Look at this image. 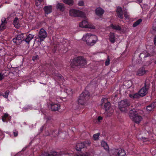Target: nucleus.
<instances>
[{"instance_id":"nucleus-34","label":"nucleus","mask_w":156,"mask_h":156,"mask_svg":"<svg viewBox=\"0 0 156 156\" xmlns=\"http://www.w3.org/2000/svg\"><path fill=\"white\" fill-rule=\"evenodd\" d=\"M9 90H6L4 93L0 94V96H3L4 98H8L9 94Z\"/></svg>"},{"instance_id":"nucleus-37","label":"nucleus","mask_w":156,"mask_h":156,"mask_svg":"<svg viewBox=\"0 0 156 156\" xmlns=\"http://www.w3.org/2000/svg\"><path fill=\"white\" fill-rule=\"evenodd\" d=\"M39 56L38 55H36L35 56H33L32 57V60L34 61H37L39 59Z\"/></svg>"},{"instance_id":"nucleus-49","label":"nucleus","mask_w":156,"mask_h":156,"mask_svg":"<svg viewBox=\"0 0 156 156\" xmlns=\"http://www.w3.org/2000/svg\"><path fill=\"white\" fill-rule=\"evenodd\" d=\"M124 16H125V17L126 18H128V16L127 15V13L126 12H125L124 13Z\"/></svg>"},{"instance_id":"nucleus-43","label":"nucleus","mask_w":156,"mask_h":156,"mask_svg":"<svg viewBox=\"0 0 156 156\" xmlns=\"http://www.w3.org/2000/svg\"><path fill=\"white\" fill-rule=\"evenodd\" d=\"M153 29L155 31H156V21L154 22L153 24Z\"/></svg>"},{"instance_id":"nucleus-36","label":"nucleus","mask_w":156,"mask_h":156,"mask_svg":"<svg viewBox=\"0 0 156 156\" xmlns=\"http://www.w3.org/2000/svg\"><path fill=\"white\" fill-rule=\"evenodd\" d=\"M44 0H35V5L38 7L41 4V2Z\"/></svg>"},{"instance_id":"nucleus-12","label":"nucleus","mask_w":156,"mask_h":156,"mask_svg":"<svg viewBox=\"0 0 156 156\" xmlns=\"http://www.w3.org/2000/svg\"><path fill=\"white\" fill-rule=\"evenodd\" d=\"M101 101L103 102L101 105L102 106L104 105L105 110H107L109 108H111L110 106V103L107 101V99L106 98L102 99H101Z\"/></svg>"},{"instance_id":"nucleus-15","label":"nucleus","mask_w":156,"mask_h":156,"mask_svg":"<svg viewBox=\"0 0 156 156\" xmlns=\"http://www.w3.org/2000/svg\"><path fill=\"white\" fill-rule=\"evenodd\" d=\"M2 23L0 25L1 30L3 31L6 28V25L7 23L6 19L5 18H2L1 20Z\"/></svg>"},{"instance_id":"nucleus-2","label":"nucleus","mask_w":156,"mask_h":156,"mask_svg":"<svg viewBox=\"0 0 156 156\" xmlns=\"http://www.w3.org/2000/svg\"><path fill=\"white\" fill-rule=\"evenodd\" d=\"M97 39L96 36L88 33L84 35L82 38L83 40L86 41L87 45L90 46L93 45L96 43Z\"/></svg>"},{"instance_id":"nucleus-29","label":"nucleus","mask_w":156,"mask_h":156,"mask_svg":"<svg viewBox=\"0 0 156 156\" xmlns=\"http://www.w3.org/2000/svg\"><path fill=\"white\" fill-rule=\"evenodd\" d=\"M57 8L59 10L63 11L64 10V6L63 4L58 3L56 5Z\"/></svg>"},{"instance_id":"nucleus-31","label":"nucleus","mask_w":156,"mask_h":156,"mask_svg":"<svg viewBox=\"0 0 156 156\" xmlns=\"http://www.w3.org/2000/svg\"><path fill=\"white\" fill-rule=\"evenodd\" d=\"M142 20L141 19H140L137 21L134 22L133 27H136L137 26L139 25L142 22Z\"/></svg>"},{"instance_id":"nucleus-25","label":"nucleus","mask_w":156,"mask_h":156,"mask_svg":"<svg viewBox=\"0 0 156 156\" xmlns=\"http://www.w3.org/2000/svg\"><path fill=\"white\" fill-rule=\"evenodd\" d=\"M109 37L110 41L112 43H114L115 41V34L112 32L110 33L109 34Z\"/></svg>"},{"instance_id":"nucleus-5","label":"nucleus","mask_w":156,"mask_h":156,"mask_svg":"<svg viewBox=\"0 0 156 156\" xmlns=\"http://www.w3.org/2000/svg\"><path fill=\"white\" fill-rule=\"evenodd\" d=\"M129 116L130 118L136 123H139L142 119L141 116L138 114L134 108L129 111Z\"/></svg>"},{"instance_id":"nucleus-18","label":"nucleus","mask_w":156,"mask_h":156,"mask_svg":"<svg viewBox=\"0 0 156 156\" xmlns=\"http://www.w3.org/2000/svg\"><path fill=\"white\" fill-rule=\"evenodd\" d=\"M43 156H59V154L55 151H52L50 152H44Z\"/></svg>"},{"instance_id":"nucleus-19","label":"nucleus","mask_w":156,"mask_h":156,"mask_svg":"<svg viewBox=\"0 0 156 156\" xmlns=\"http://www.w3.org/2000/svg\"><path fill=\"white\" fill-rule=\"evenodd\" d=\"M85 146V144L84 142H80L76 144V149L77 151H80L82 148L84 147Z\"/></svg>"},{"instance_id":"nucleus-50","label":"nucleus","mask_w":156,"mask_h":156,"mask_svg":"<svg viewBox=\"0 0 156 156\" xmlns=\"http://www.w3.org/2000/svg\"><path fill=\"white\" fill-rule=\"evenodd\" d=\"M150 55V54H148L147 55H145L144 56V58H146L147 57L149 56Z\"/></svg>"},{"instance_id":"nucleus-35","label":"nucleus","mask_w":156,"mask_h":156,"mask_svg":"<svg viewBox=\"0 0 156 156\" xmlns=\"http://www.w3.org/2000/svg\"><path fill=\"white\" fill-rule=\"evenodd\" d=\"M63 2L69 5H72L73 3V0H63Z\"/></svg>"},{"instance_id":"nucleus-24","label":"nucleus","mask_w":156,"mask_h":156,"mask_svg":"<svg viewBox=\"0 0 156 156\" xmlns=\"http://www.w3.org/2000/svg\"><path fill=\"white\" fill-rule=\"evenodd\" d=\"M11 119L10 116L7 113H5L2 116V120L3 122H6L9 121Z\"/></svg>"},{"instance_id":"nucleus-1","label":"nucleus","mask_w":156,"mask_h":156,"mask_svg":"<svg viewBox=\"0 0 156 156\" xmlns=\"http://www.w3.org/2000/svg\"><path fill=\"white\" fill-rule=\"evenodd\" d=\"M87 64V62L84 57L81 56L74 58L71 62V67L74 68L76 66L83 67Z\"/></svg>"},{"instance_id":"nucleus-28","label":"nucleus","mask_w":156,"mask_h":156,"mask_svg":"<svg viewBox=\"0 0 156 156\" xmlns=\"http://www.w3.org/2000/svg\"><path fill=\"white\" fill-rule=\"evenodd\" d=\"M112 29L116 30H120L121 29V27L119 25H114L112 24H111L109 26Z\"/></svg>"},{"instance_id":"nucleus-3","label":"nucleus","mask_w":156,"mask_h":156,"mask_svg":"<svg viewBox=\"0 0 156 156\" xmlns=\"http://www.w3.org/2000/svg\"><path fill=\"white\" fill-rule=\"evenodd\" d=\"M131 102L128 99L121 100L119 103V108L121 111L126 112L129 110Z\"/></svg>"},{"instance_id":"nucleus-8","label":"nucleus","mask_w":156,"mask_h":156,"mask_svg":"<svg viewBox=\"0 0 156 156\" xmlns=\"http://www.w3.org/2000/svg\"><path fill=\"white\" fill-rule=\"evenodd\" d=\"M47 36L46 31L43 28L40 29L38 37L40 41H42Z\"/></svg>"},{"instance_id":"nucleus-7","label":"nucleus","mask_w":156,"mask_h":156,"mask_svg":"<svg viewBox=\"0 0 156 156\" xmlns=\"http://www.w3.org/2000/svg\"><path fill=\"white\" fill-rule=\"evenodd\" d=\"M69 14L70 16L75 17H84L85 15L84 13L82 12L75 9L70 10Z\"/></svg>"},{"instance_id":"nucleus-26","label":"nucleus","mask_w":156,"mask_h":156,"mask_svg":"<svg viewBox=\"0 0 156 156\" xmlns=\"http://www.w3.org/2000/svg\"><path fill=\"white\" fill-rule=\"evenodd\" d=\"M12 41L16 45H20L22 42V40H20L17 36L12 39Z\"/></svg>"},{"instance_id":"nucleus-23","label":"nucleus","mask_w":156,"mask_h":156,"mask_svg":"<svg viewBox=\"0 0 156 156\" xmlns=\"http://www.w3.org/2000/svg\"><path fill=\"white\" fill-rule=\"evenodd\" d=\"M96 14L98 16H101L104 12V10L101 8H97L95 11Z\"/></svg>"},{"instance_id":"nucleus-46","label":"nucleus","mask_w":156,"mask_h":156,"mask_svg":"<svg viewBox=\"0 0 156 156\" xmlns=\"http://www.w3.org/2000/svg\"><path fill=\"white\" fill-rule=\"evenodd\" d=\"M13 134L14 136L16 137L18 135V132L16 130H15L13 131Z\"/></svg>"},{"instance_id":"nucleus-42","label":"nucleus","mask_w":156,"mask_h":156,"mask_svg":"<svg viewBox=\"0 0 156 156\" xmlns=\"http://www.w3.org/2000/svg\"><path fill=\"white\" fill-rule=\"evenodd\" d=\"M102 119H103V117L101 116H98V118L97 121L98 122H101L102 121Z\"/></svg>"},{"instance_id":"nucleus-45","label":"nucleus","mask_w":156,"mask_h":156,"mask_svg":"<svg viewBox=\"0 0 156 156\" xmlns=\"http://www.w3.org/2000/svg\"><path fill=\"white\" fill-rule=\"evenodd\" d=\"M142 138L143 139L144 142H147L149 141V139L148 138H145L143 137H142Z\"/></svg>"},{"instance_id":"nucleus-30","label":"nucleus","mask_w":156,"mask_h":156,"mask_svg":"<svg viewBox=\"0 0 156 156\" xmlns=\"http://www.w3.org/2000/svg\"><path fill=\"white\" fill-rule=\"evenodd\" d=\"M101 146L103 147L104 149L107 151H108L109 150V148L107 143L104 141H102L101 143Z\"/></svg>"},{"instance_id":"nucleus-53","label":"nucleus","mask_w":156,"mask_h":156,"mask_svg":"<svg viewBox=\"0 0 156 156\" xmlns=\"http://www.w3.org/2000/svg\"><path fill=\"white\" fill-rule=\"evenodd\" d=\"M88 144H89V145L90 144V143L88 142Z\"/></svg>"},{"instance_id":"nucleus-4","label":"nucleus","mask_w":156,"mask_h":156,"mask_svg":"<svg viewBox=\"0 0 156 156\" xmlns=\"http://www.w3.org/2000/svg\"><path fill=\"white\" fill-rule=\"evenodd\" d=\"M90 96L89 92L87 90H85L80 95L77 101L79 105H84L86 101L89 99Z\"/></svg>"},{"instance_id":"nucleus-44","label":"nucleus","mask_w":156,"mask_h":156,"mask_svg":"<svg viewBox=\"0 0 156 156\" xmlns=\"http://www.w3.org/2000/svg\"><path fill=\"white\" fill-rule=\"evenodd\" d=\"M78 4L79 5L82 6L84 5V2L83 1H81L79 2Z\"/></svg>"},{"instance_id":"nucleus-48","label":"nucleus","mask_w":156,"mask_h":156,"mask_svg":"<svg viewBox=\"0 0 156 156\" xmlns=\"http://www.w3.org/2000/svg\"><path fill=\"white\" fill-rule=\"evenodd\" d=\"M129 97L131 98H133V99H134V94H129Z\"/></svg>"},{"instance_id":"nucleus-9","label":"nucleus","mask_w":156,"mask_h":156,"mask_svg":"<svg viewBox=\"0 0 156 156\" xmlns=\"http://www.w3.org/2000/svg\"><path fill=\"white\" fill-rule=\"evenodd\" d=\"M112 151L113 154L117 156H125L126 153L125 151L122 149H114Z\"/></svg>"},{"instance_id":"nucleus-51","label":"nucleus","mask_w":156,"mask_h":156,"mask_svg":"<svg viewBox=\"0 0 156 156\" xmlns=\"http://www.w3.org/2000/svg\"><path fill=\"white\" fill-rule=\"evenodd\" d=\"M137 2L139 3H141L142 2V0H136Z\"/></svg>"},{"instance_id":"nucleus-32","label":"nucleus","mask_w":156,"mask_h":156,"mask_svg":"<svg viewBox=\"0 0 156 156\" xmlns=\"http://www.w3.org/2000/svg\"><path fill=\"white\" fill-rule=\"evenodd\" d=\"M25 34V33H21L18 34L17 35L20 39L22 40V42L24 41V40L25 39V38L24 35Z\"/></svg>"},{"instance_id":"nucleus-38","label":"nucleus","mask_w":156,"mask_h":156,"mask_svg":"<svg viewBox=\"0 0 156 156\" xmlns=\"http://www.w3.org/2000/svg\"><path fill=\"white\" fill-rule=\"evenodd\" d=\"M110 63V58L109 56H108L105 62V66H108Z\"/></svg>"},{"instance_id":"nucleus-20","label":"nucleus","mask_w":156,"mask_h":156,"mask_svg":"<svg viewBox=\"0 0 156 156\" xmlns=\"http://www.w3.org/2000/svg\"><path fill=\"white\" fill-rule=\"evenodd\" d=\"M55 79L57 80L60 81L61 82H62L64 80L63 76L60 74H58V72L55 73Z\"/></svg>"},{"instance_id":"nucleus-21","label":"nucleus","mask_w":156,"mask_h":156,"mask_svg":"<svg viewBox=\"0 0 156 156\" xmlns=\"http://www.w3.org/2000/svg\"><path fill=\"white\" fill-rule=\"evenodd\" d=\"M116 12L118 17L121 19L123 18V12L122 8L119 7H117Z\"/></svg>"},{"instance_id":"nucleus-10","label":"nucleus","mask_w":156,"mask_h":156,"mask_svg":"<svg viewBox=\"0 0 156 156\" xmlns=\"http://www.w3.org/2000/svg\"><path fill=\"white\" fill-rule=\"evenodd\" d=\"M79 26L81 27L89 28L92 29L95 28L94 26L90 25L88 24L87 22L85 20H84L80 23Z\"/></svg>"},{"instance_id":"nucleus-22","label":"nucleus","mask_w":156,"mask_h":156,"mask_svg":"<svg viewBox=\"0 0 156 156\" xmlns=\"http://www.w3.org/2000/svg\"><path fill=\"white\" fill-rule=\"evenodd\" d=\"M156 107V102H153L151 105H148L146 109L147 111L151 112Z\"/></svg>"},{"instance_id":"nucleus-40","label":"nucleus","mask_w":156,"mask_h":156,"mask_svg":"<svg viewBox=\"0 0 156 156\" xmlns=\"http://www.w3.org/2000/svg\"><path fill=\"white\" fill-rule=\"evenodd\" d=\"M140 97V94L139 92L138 93H135L134 94V99L136 98L138 99Z\"/></svg>"},{"instance_id":"nucleus-52","label":"nucleus","mask_w":156,"mask_h":156,"mask_svg":"<svg viewBox=\"0 0 156 156\" xmlns=\"http://www.w3.org/2000/svg\"><path fill=\"white\" fill-rule=\"evenodd\" d=\"M144 54H142V53H141L140 55V56H139V57L140 58H141V56L143 55Z\"/></svg>"},{"instance_id":"nucleus-39","label":"nucleus","mask_w":156,"mask_h":156,"mask_svg":"<svg viewBox=\"0 0 156 156\" xmlns=\"http://www.w3.org/2000/svg\"><path fill=\"white\" fill-rule=\"evenodd\" d=\"M100 133H97L96 134H94L93 136V137L94 139V140H97L99 136Z\"/></svg>"},{"instance_id":"nucleus-11","label":"nucleus","mask_w":156,"mask_h":156,"mask_svg":"<svg viewBox=\"0 0 156 156\" xmlns=\"http://www.w3.org/2000/svg\"><path fill=\"white\" fill-rule=\"evenodd\" d=\"M148 72V71L145 70L144 67H142L140 68L136 71V75L138 76H142Z\"/></svg>"},{"instance_id":"nucleus-14","label":"nucleus","mask_w":156,"mask_h":156,"mask_svg":"<svg viewBox=\"0 0 156 156\" xmlns=\"http://www.w3.org/2000/svg\"><path fill=\"white\" fill-rule=\"evenodd\" d=\"M34 37V35L33 34H30L26 36V37L24 40V41L28 45L30 44L31 41Z\"/></svg>"},{"instance_id":"nucleus-16","label":"nucleus","mask_w":156,"mask_h":156,"mask_svg":"<svg viewBox=\"0 0 156 156\" xmlns=\"http://www.w3.org/2000/svg\"><path fill=\"white\" fill-rule=\"evenodd\" d=\"M19 22V19L17 17H16L13 20L12 24L14 27L17 29H19L20 27V24Z\"/></svg>"},{"instance_id":"nucleus-41","label":"nucleus","mask_w":156,"mask_h":156,"mask_svg":"<svg viewBox=\"0 0 156 156\" xmlns=\"http://www.w3.org/2000/svg\"><path fill=\"white\" fill-rule=\"evenodd\" d=\"M5 76L4 74L0 73V81L2 80L4 78Z\"/></svg>"},{"instance_id":"nucleus-13","label":"nucleus","mask_w":156,"mask_h":156,"mask_svg":"<svg viewBox=\"0 0 156 156\" xmlns=\"http://www.w3.org/2000/svg\"><path fill=\"white\" fill-rule=\"evenodd\" d=\"M60 107L59 104L53 103L51 104L50 108L52 111H58L60 108Z\"/></svg>"},{"instance_id":"nucleus-17","label":"nucleus","mask_w":156,"mask_h":156,"mask_svg":"<svg viewBox=\"0 0 156 156\" xmlns=\"http://www.w3.org/2000/svg\"><path fill=\"white\" fill-rule=\"evenodd\" d=\"M52 7L51 5H48L45 6L43 8L45 14H48L52 12Z\"/></svg>"},{"instance_id":"nucleus-6","label":"nucleus","mask_w":156,"mask_h":156,"mask_svg":"<svg viewBox=\"0 0 156 156\" xmlns=\"http://www.w3.org/2000/svg\"><path fill=\"white\" fill-rule=\"evenodd\" d=\"M150 88V84L145 82L144 86L139 91V93L141 97H143L146 95L148 92V90Z\"/></svg>"},{"instance_id":"nucleus-27","label":"nucleus","mask_w":156,"mask_h":156,"mask_svg":"<svg viewBox=\"0 0 156 156\" xmlns=\"http://www.w3.org/2000/svg\"><path fill=\"white\" fill-rule=\"evenodd\" d=\"M114 112V110L111 107L109 108L108 109L105 110V113L108 117L111 116Z\"/></svg>"},{"instance_id":"nucleus-47","label":"nucleus","mask_w":156,"mask_h":156,"mask_svg":"<svg viewBox=\"0 0 156 156\" xmlns=\"http://www.w3.org/2000/svg\"><path fill=\"white\" fill-rule=\"evenodd\" d=\"M154 44L156 46V36H155L154 38Z\"/></svg>"},{"instance_id":"nucleus-33","label":"nucleus","mask_w":156,"mask_h":156,"mask_svg":"<svg viewBox=\"0 0 156 156\" xmlns=\"http://www.w3.org/2000/svg\"><path fill=\"white\" fill-rule=\"evenodd\" d=\"M64 91L68 94H72L73 92L72 89L69 88H66L64 90Z\"/></svg>"}]
</instances>
